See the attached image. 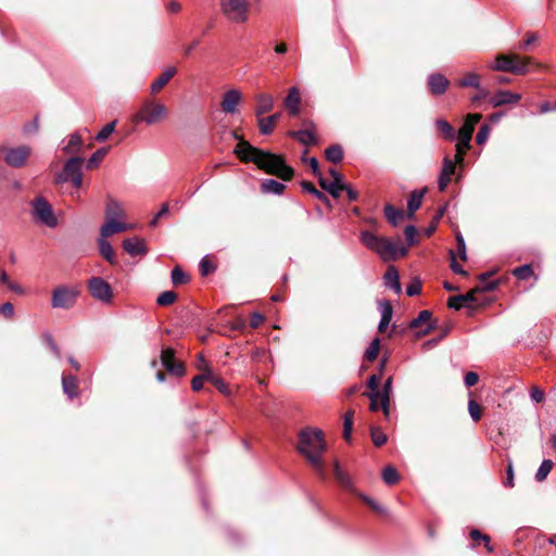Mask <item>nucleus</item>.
I'll return each mask as SVG.
<instances>
[{
	"mask_svg": "<svg viewBox=\"0 0 556 556\" xmlns=\"http://www.w3.org/2000/svg\"><path fill=\"white\" fill-rule=\"evenodd\" d=\"M233 152L242 162H252L260 169L282 180H290L294 175L293 168L286 164L281 155L255 148L245 140H240Z\"/></svg>",
	"mask_w": 556,
	"mask_h": 556,
	"instance_id": "1",
	"label": "nucleus"
},
{
	"mask_svg": "<svg viewBox=\"0 0 556 556\" xmlns=\"http://www.w3.org/2000/svg\"><path fill=\"white\" fill-rule=\"evenodd\" d=\"M298 452L305 457L309 466L319 478H326V464L324 454L327 450V442L320 429L306 427L299 432Z\"/></svg>",
	"mask_w": 556,
	"mask_h": 556,
	"instance_id": "2",
	"label": "nucleus"
},
{
	"mask_svg": "<svg viewBox=\"0 0 556 556\" xmlns=\"http://www.w3.org/2000/svg\"><path fill=\"white\" fill-rule=\"evenodd\" d=\"M359 240L368 250L376 252L386 262L405 256L408 252L401 237L390 240L386 237H379L371 231L364 230L359 235Z\"/></svg>",
	"mask_w": 556,
	"mask_h": 556,
	"instance_id": "3",
	"label": "nucleus"
},
{
	"mask_svg": "<svg viewBox=\"0 0 556 556\" xmlns=\"http://www.w3.org/2000/svg\"><path fill=\"white\" fill-rule=\"evenodd\" d=\"M534 64L531 58L520 56L518 54H498L495 58L494 71L509 72L516 75H525L530 72V66Z\"/></svg>",
	"mask_w": 556,
	"mask_h": 556,
	"instance_id": "4",
	"label": "nucleus"
},
{
	"mask_svg": "<svg viewBox=\"0 0 556 556\" xmlns=\"http://www.w3.org/2000/svg\"><path fill=\"white\" fill-rule=\"evenodd\" d=\"M482 115L480 113L468 114L460 129L458 130V142L456 144V161L457 163L463 162L464 154L470 147L471 137L476 125L481 121Z\"/></svg>",
	"mask_w": 556,
	"mask_h": 556,
	"instance_id": "5",
	"label": "nucleus"
},
{
	"mask_svg": "<svg viewBox=\"0 0 556 556\" xmlns=\"http://www.w3.org/2000/svg\"><path fill=\"white\" fill-rule=\"evenodd\" d=\"M80 290L76 286H58L52 291L51 306L53 308L70 309L75 306Z\"/></svg>",
	"mask_w": 556,
	"mask_h": 556,
	"instance_id": "6",
	"label": "nucleus"
},
{
	"mask_svg": "<svg viewBox=\"0 0 556 556\" xmlns=\"http://www.w3.org/2000/svg\"><path fill=\"white\" fill-rule=\"evenodd\" d=\"M223 14L232 23L242 24L249 18V0H220Z\"/></svg>",
	"mask_w": 556,
	"mask_h": 556,
	"instance_id": "7",
	"label": "nucleus"
},
{
	"mask_svg": "<svg viewBox=\"0 0 556 556\" xmlns=\"http://www.w3.org/2000/svg\"><path fill=\"white\" fill-rule=\"evenodd\" d=\"M83 163L84 159L79 156H74L67 160L64 164L62 172L58 174L55 182L63 184L72 181L74 187L80 188L83 185Z\"/></svg>",
	"mask_w": 556,
	"mask_h": 556,
	"instance_id": "8",
	"label": "nucleus"
},
{
	"mask_svg": "<svg viewBox=\"0 0 556 556\" xmlns=\"http://www.w3.org/2000/svg\"><path fill=\"white\" fill-rule=\"evenodd\" d=\"M166 108L162 103L146 100L135 116V122H143L153 125L162 121L166 115Z\"/></svg>",
	"mask_w": 556,
	"mask_h": 556,
	"instance_id": "9",
	"label": "nucleus"
},
{
	"mask_svg": "<svg viewBox=\"0 0 556 556\" xmlns=\"http://www.w3.org/2000/svg\"><path fill=\"white\" fill-rule=\"evenodd\" d=\"M31 213L34 218L50 228L58 225V219L53 214L51 204L42 197H37L31 202Z\"/></svg>",
	"mask_w": 556,
	"mask_h": 556,
	"instance_id": "10",
	"label": "nucleus"
},
{
	"mask_svg": "<svg viewBox=\"0 0 556 556\" xmlns=\"http://www.w3.org/2000/svg\"><path fill=\"white\" fill-rule=\"evenodd\" d=\"M1 151L3 153L4 162L13 168H21L25 166L31 154V148L26 144L17 147H2Z\"/></svg>",
	"mask_w": 556,
	"mask_h": 556,
	"instance_id": "11",
	"label": "nucleus"
},
{
	"mask_svg": "<svg viewBox=\"0 0 556 556\" xmlns=\"http://www.w3.org/2000/svg\"><path fill=\"white\" fill-rule=\"evenodd\" d=\"M90 294L104 303L112 300L113 292L111 286L101 277H92L87 283Z\"/></svg>",
	"mask_w": 556,
	"mask_h": 556,
	"instance_id": "12",
	"label": "nucleus"
},
{
	"mask_svg": "<svg viewBox=\"0 0 556 556\" xmlns=\"http://www.w3.org/2000/svg\"><path fill=\"white\" fill-rule=\"evenodd\" d=\"M161 363L163 367L174 376L181 377L186 372L184 364L176 362L175 351L170 348L162 350Z\"/></svg>",
	"mask_w": 556,
	"mask_h": 556,
	"instance_id": "13",
	"label": "nucleus"
},
{
	"mask_svg": "<svg viewBox=\"0 0 556 556\" xmlns=\"http://www.w3.org/2000/svg\"><path fill=\"white\" fill-rule=\"evenodd\" d=\"M421 326H425V328L419 331L420 336H426L435 328V324L432 320V313L428 309L419 312L418 316L409 323V327L412 329H416Z\"/></svg>",
	"mask_w": 556,
	"mask_h": 556,
	"instance_id": "14",
	"label": "nucleus"
},
{
	"mask_svg": "<svg viewBox=\"0 0 556 556\" xmlns=\"http://www.w3.org/2000/svg\"><path fill=\"white\" fill-rule=\"evenodd\" d=\"M241 99L242 96L238 89H230L226 91L220 102L222 111L226 114H235L237 112V106L241 102Z\"/></svg>",
	"mask_w": 556,
	"mask_h": 556,
	"instance_id": "15",
	"label": "nucleus"
},
{
	"mask_svg": "<svg viewBox=\"0 0 556 556\" xmlns=\"http://www.w3.org/2000/svg\"><path fill=\"white\" fill-rule=\"evenodd\" d=\"M520 99L521 96L519 93H515L509 90H500L491 97L490 104L493 108H497L505 104L517 103Z\"/></svg>",
	"mask_w": 556,
	"mask_h": 556,
	"instance_id": "16",
	"label": "nucleus"
},
{
	"mask_svg": "<svg viewBox=\"0 0 556 556\" xmlns=\"http://www.w3.org/2000/svg\"><path fill=\"white\" fill-rule=\"evenodd\" d=\"M428 85L430 91L434 96H441L446 91L447 87L450 86V81L442 74L435 73L429 76Z\"/></svg>",
	"mask_w": 556,
	"mask_h": 556,
	"instance_id": "17",
	"label": "nucleus"
},
{
	"mask_svg": "<svg viewBox=\"0 0 556 556\" xmlns=\"http://www.w3.org/2000/svg\"><path fill=\"white\" fill-rule=\"evenodd\" d=\"M366 395L370 400L369 408L372 412H377L379 408H382L386 415L389 414V395L387 393L371 392Z\"/></svg>",
	"mask_w": 556,
	"mask_h": 556,
	"instance_id": "18",
	"label": "nucleus"
},
{
	"mask_svg": "<svg viewBox=\"0 0 556 556\" xmlns=\"http://www.w3.org/2000/svg\"><path fill=\"white\" fill-rule=\"evenodd\" d=\"M123 248L131 256L144 255L147 253L144 241L136 237L124 240Z\"/></svg>",
	"mask_w": 556,
	"mask_h": 556,
	"instance_id": "19",
	"label": "nucleus"
},
{
	"mask_svg": "<svg viewBox=\"0 0 556 556\" xmlns=\"http://www.w3.org/2000/svg\"><path fill=\"white\" fill-rule=\"evenodd\" d=\"M130 228L131 226L126 223L117 222L116 219H108L106 223L102 225L100 232L101 237L108 238L113 233L123 232Z\"/></svg>",
	"mask_w": 556,
	"mask_h": 556,
	"instance_id": "20",
	"label": "nucleus"
},
{
	"mask_svg": "<svg viewBox=\"0 0 556 556\" xmlns=\"http://www.w3.org/2000/svg\"><path fill=\"white\" fill-rule=\"evenodd\" d=\"M301 97L296 87H292L285 100V105L289 111V114L295 116L300 112Z\"/></svg>",
	"mask_w": 556,
	"mask_h": 556,
	"instance_id": "21",
	"label": "nucleus"
},
{
	"mask_svg": "<svg viewBox=\"0 0 556 556\" xmlns=\"http://www.w3.org/2000/svg\"><path fill=\"white\" fill-rule=\"evenodd\" d=\"M383 279H384V285L392 289L394 291L395 294H401L402 292V286H401V282H400V277H399V273L396 270V268L394 266H390L384 276H383Z\"/></svg>",
	"mask_w": 556,
	"mask_h": 556,
	"instance_id": "22",
	"label": "nucleus"
},
{
	"mask_svg": "<svg viewBox=\"0 0 556 556\" xmlns=\"http://www.w3.org/2000/svg\"><path fill=\"white\" fill-rule=\"evenodd\" d=\"M379 309L381 314V319L378 325V330L380 332H383L386 331L392 319L393 308L389 301H381L379 303Z\"/></svg>",
	"mask_w": 556,
	"mask_h": 556,
	"instance_id": "23",
	"label": "nucleus"
},
{
	"mask_svg": "<svg viewBox=\"0 0 556 556\" xmlns=\"http://www.w3.org/2000/svg\"><path fill=\"white\" fill-rule=\"evenodd\" d=\"M256 102H257V105L255 109V114L258 117H261L265 113L271 111L274 108V98L267 93H258L256 96Z\"/></svg>",
	"mask_w": 556,
	"mask_h": 556,
	"instance_id": "24",
	"label": "nucleus"
},
{
	"mask_svg": "<svg viewBox=\"0 0 556 556\" xmlns=\"http://www.w3.org/2000/svg\"><path fill=\"white\" fill-rule=\"evenodd\" d=\"M174 66L167 67L151 85V92L157 93L176 74Z\"/></svg>",
	"mask_w": 556,
	"mask_h": 556,
	"instance_id": "25",
	"label": "nucleus"
},
{
	"mask_svg": "<svg viewBox=\"0 0 556 556\" xmlns=\"http://www.w3.org/2000/svg\"><path fill=\"white\" fill-rule=\"evenodd\" d=\"M309 126L312 125L309 124ZM289 136L298 139L304 146H311L316 142V137L312 127L301 130H291L289 131Z\"/></svg>",
	"mask_w": 556,
	"mask_h": 556,
	"instance_id": "26",
	"label": "nucleus"
},
{
	"mask_svg": "<svg viewBox=\"0 0 556 556\" xmlns=\"http://www.w3.org/2000/svg\"><path fill=\"white\" fill-rule=\"evenodd\" d=\"M281 117V113H275L270 116H267V117H258V128H260V132L262 135H269L276 124L278 123V121L280 119Z\"/></svg>",
	"mask_w": 556,
	"mask_h": 556,
	"instance_id": "27",
	"label": "nucleus"
},
{
	"mask_svg": "<svg viewBox=\"0 0 556 556\" xmlns=\"http://www.w3.org/2000/svg\"><path fill=\"white\" fill-rule=\"evenodd\" d=\"M63 392L73 400L78 395V381L75 376H63L62 377Z\"/></svg>",
	"mask_w": 556,
	"mask_h": 556,
	"instance_id": "28",
	"label": "nucleus"
},
{
	"mask_svg": "<svg viewBox=\"0 0 556 556\" xmlns=\"http://www.w3.org/2000/svg\"><path fill=\"white\" fill-rule=\"evenodd\" d=\"M105 213L106 219H117L125 217L123 205L118 201L111 198L108 201Z\"/></svg>",
	"mask_w": 556,
	"mask_h": 556,
	"instance_id": "29",
	"label": "nucleus"
},
{
	"mask_svg": "<svg viewBox=\"0 0 556 556\" xmlns=\"http://www.w3.org/2000/svg\"><path fill=\"white\" fill-rule=\"evenodd\" d=\"M425 195V190H414L407 201L408 214L407 216L412 218L414 213L420 207L422 203V199Z\"/></svg>",
	"mask_w": 556,
	"mask_h": 556,
	"instance_id": "30",
	"label": "nucleus"
},
{
	"mask_svg": "<svg viewBox=\"0 0 556 556\" xmlns=\"http://www.w3.org/2000/svg\"><path fill=\"white\" fill-rule=\"evenodd\" d=\"M286 186L275 179H265L261 184V191L263 193H271L280 195L285 191Z\"/></svg>",
	"mask_w": 556,
	"mask_h": 556,
	"instance_id": "31",
	"label": "nucleus"
},
{
	"mask_svg": "<svg viewBox=\"0 0 556 556\" xmlns=\"http://www.w3.org/2000/svg\"><path fill=\"white\" fill-rule=\"evenodd\" d=\"M333 475L336 477V479L338 480V482L343 486L345 488L346 490H350L352 491L353 488H354V483H353V480L352 478L346 473L344 472L339 463L338 462H334V465H333Z\"/></svg>",
	"mask_w": 556,
	"mask_h": 556,
	"instance_id": "32",
	"label": "nucleus"
},
{
	"mask_svg": "<svg viewBox=\"0 0 556 556\" xmlns=\"http://www.w3.org/2000/svg\"><path fill=\"white\" fill-rule=\"evenodd\" d=\"M318 181H319L320 187L324 190L328 191L333 198L337 199L340 197V192L342 191V187H341L342 181H337V180L329 181L321 176L318 177Z\"/></svg>",
	"mask_w": 556,
	"mask_h": 556,
	"instance_id": "33",
	"label": "nucleus"
},
{
	"mask_svg": "<svg viewBox=\"0 0 556 556\" xmlns=\"http://www.w3.org/2000/svg\"><path fill=\"white\" fill-rule=\"evenodd\" d=\"M384 216L391 225L397 226L404 218L405 213L402 210L395 208L391 204H387L384 206Z\"/></svg>",
	"mask_w": 556,
	"mask_h": 556,
	"instance_id": "34",
	"label": "nucleus"
},
{
	"mask_svg": "<svg viewBox=\"0 0 556 556\" xmlns=\"http://www.w3.org/2000/svg\"><path fill=\"white\" fill-rule=\"evenodd\" d=\"M83 144V139L79 134H72L67 143L63 147L66 154L77 153Z\"/></svg>",
	"mask_w": 556,
	"mask_h": 556,
	"instance_id": "35",
	"label": "nucleus"
},
{
	"mask_svg": "<svg viewBox=\"0 0 556 556\" xmlns=\"http://www.w3.org/2000/svg\"><path fill=\"white\" fill-rule=\"evenodd\" d=\"M492 273H483L480 275V286L476 288L477 291L481 292H490L493 291L497 287L496 280H490Z\"/></svg>",
	"mask_w": 556,
	"mask_h": 556,
	"instance_id": "36",
	"label": "nucleus"
},
{
	"mask_svg": "<svg viewBox=\"0 0 556 556\" xmlns=\"http://www.w3.org/2000/svg\"><path fill=\"white\" fill-rule=\"evenodd\" d=\"M99 250L101 255L111 264L115 263L114 252L111 243L106 240V238L101 237L99 240Z\"/></svg>",
	"mask_w": 556,
	"mask_h": 556,
	"instance_id": "37",
	"label": "nucleus"
},
{
	"mask_svg": "<svg viewBox=\"0 0 556 556\" xmlns=\"http://www.w3.org/2000/svg\"><path fill=\"white\" fill-rule=\"evenodd\" d=\"M353 422H354V410L350 409L344 414V417H343V438L348 442L351 441Z\"/></svg>",
	"mask_w": 556,
	"mask_h": 556,
	"instance_id": "38",
	"label": "nucleus"
},
{
	"mask_svg": "<svg viewBox=\"0 0 556 556\" xmlns=\"http://www.w3.org/2000/svg\"><path fill=\"white\" fill-rule=\"evenodd\" d=\"M480 81H481L480 75H478L476 73H469L463 79H460L458 81V86L463 87V88L472 87L476 89H480V86H481Z\"/></svg>",
	"mask_w": 556,
	"mask_h": 556,
	"instance_id": "39",
	"label": "nucleus"
},
{
	"mask_svg": "<svg viewBox=\"0 0 556 556\" xmlns=\"http://www.w3.org/2000/svg\"><path fill=\"white\" fill-rule=\"evenodd\" d=\"M380 351V340L379 338H375L369 346L366 349L364 358L368 362H372L378 357Z\"/></svg>",
	"mask_w": 556,
	"mask_h": 556,
	"instance_id": "40",
	"label": "nucleus"
},
{
	"mask_svg": "<svg viewBox=\"0 0 556 556\" xmlns=\"http://www.w3.org/2000/svg\"><path fill=\"white\" fill-rule=\"evenodd\" d=\"M326 157L332 163H339L343 159V151L340 146L333 144L326 149Z\"/></svg>",
	"mask_w": 556,
	"mask_h": 556,
	"instance_id": "41",
	"label": "nucleus"
},
{
	"mask_svg": "<svg viewBox=\"0 0 556 556\" xmlns=\"http://www.w3.org/2000/svg\"><path fill=\"white\" fill-rule=\"evenodd\" d=\"M553 469V462L551 459H544L536 473H535V479L536 481L539 482H542L546 479V477L548 476V473L552 471Z\"/></svg>",
	"mask_w": 556,
	"mask_h": 556,
	"instance_id": "42",
	"label": "nucleus"
},
{
	"mask_svg": "<svg viewBox=\"0 0 556 556\" xmlns=\"http://www.w3.org/2000/svg\"><path fill=\"white\" fill-rule=\"evenodd\" d=\"M382 479L388 485H393L400 480V476L394 467L387 466L382 471Z\"/></svg>",
	"mask_w": 556,
	"mask_h": 556,
	"instance_id": "43",
	"label": "nucleus"
},
{
	"mask_svg": "<svg viewBox=\"0 0 556 556\" xmlns=\"http://www.w3.org/2000/svg\"><path fill=\"white\" fill-rule=\"evenodd\" d=\"M435 124L445 139L453 140L455 138V130L450 123L444 119H438Z\"/></svg>",
	"mask_w": 556,
	"mask_h": 556,
	"instance_id": "44",
	"label": "nucleus"
},
{
	"mask_svg": "<svg viewBox=\"0 0 556 556\" xmlns=\"http://www.w3.org/2000/svg\"><path fill=\"white\" fill-rule=\"evenodd\" d=\"M302 188H303V190H305L308 193L313 194L316 199H318V200L327 203L328 205H330V201L327 198V195H325L321 191L316 189L313 184H311L308 181H303L302 182Z\"/></svg>",
	"mask_w": 556,
	"mask_h": 556,
	"instance_id": "45",
	"label": "nucleus"
},
{
	"mask_svg": "<svg viewBox=\"0 0 556 556\" xmlns=\"http://www.w3.org/2000/svg\"><path fill=\"white\" fill-rule=\"evenodd\" d=\"M177 300V293L174 291H164L159 294L156 303L161 306L172 305Z\"/></svg>",
	"mask_w": 556,
	"mask_h": 556,
	"instance_id": "46",
	"label": "nucleus"
},
{
	"mask_svg": "<svg viewBox=\"0 0 556 556\" xmlns=\"http://www.w3.org/2000/svg\"><path fill=\"white\" fill-rule=\"evenodd\" d=\"M108 154L106 148L98 149L88 160L87 167L92 168L98 166Z\"/></svg>",
	"mask_w": 556,
	"mask_h": 556,
	"instance_id": "47",
	"label": "nucleus"
},
{
	"mask_svg": "<svg viewBox=\"0 0 556 556\" xmlns=\"http://www.w3.org/2000/svg\"><path fill=\"white\" fill-rule=\"evenodd\" d=\"M207 376L210 377V382L218 390L220 391L222 393L224 394H229V389H228V386L226 384V382L213 375V372L211 370L207 369Z\"/></svg>",
	"mask_w": 556,
	"mask_h": 556,
	"instance_id": "48",
	"label": "nucleus"
},
{
	"mask_svg": "<svg viewBox=\"0 0 556 556\" xmlns=\"http://www.w3.org/2000/svg\"><path fill=\"white\" fill-rule=\"evenodd\" d=\"M514 276L519 280H526L533 275V269L531 265H522L514 269Z\"/></svg>",
	"mask_w": 556,
	"mask_h": 556,
	"instance_id": "49",
	"label": "nucleus"
},
{
	"mask_svg": "<svg viewBox=\"0 0 556 556\" xmlns=\"http://www.w3.org/2000/svg\"><path fill=\"white\" fill-rule=\"evenodd\" d=\"M468 412L471 419L477 422L482 417V407L475 400H469L468 402Z\"/></svg>",
	"mask_w": 556,
	"mask_h": 556,
	"instance_id": "50",
	"label": "nucleus"
},
{
	"mask_svg": "<svg viewBox=\"0 0 556 556\" xmlns=\"http://www.w3.org/2000/svg\"><path fill=\"white\" fill-rule=\"evenodd\" d=\"M116 121L106 124L96 136V140L99 142L105 141L114 131Z\"/></svg>",
	"mask_w": 556,
	"mask_h": 556,
	"instance_id": "51",
	"label": "nucleus"
},
{
	"mask_svg": "<svg viewBox=\"0 0 556 556\" xmlns=\"http://www.w3.org/2000/svg\"><path fill=\"white\" fill-rule=\"evenodd\" d=\"M370 437L376 446H382L388 438L380 428H371Z\"/></svg>",
	"mask_w": 556,
	"mask_h": 556,
	"instance_id": "52",
	"label": "nucleus"
},
{
	"mask_svg": "<svg viewBox=\"0 0 556 556\" xmlns=\"http://www.w3.org/2000/svg\"><path fill=\"white\" fill-rule=\"evenodd\" d=\"M172 282L175 285V286H178V285H184L188 281V276L181 270L180 267H175L173 270H172Z\"/></svg>",
	"mask_w": 556,
	"mask_h": 556,
	"instance_id": "53",
	"label": "nucleus"
},
{
	"mask_svg": "<svg viewBox=\"0 0 556 556\" xmlns=\"http://www.w3.org/2000/svg\"><path fill=\"white\" fill-rule=\"evenodd\" d=\"M455 173V162L452 161L451 159L448 157H444L443 160V165H442V169H441V175L442 176H448L452 178V176L454 175Z\"/></svg>",
	"mask_w": 556,
	"mask_h": 556,
	"instance_id": "54",
	"label": "nucleus"
},
{
	"mask_svg": "<svg viewBox=\"0 0 556 556\" xmlns=\"http://www.w3.org/2000/svg\"><path fill=\"white\" fill-rule=\"evenodd\" d=\"M204 381H210V377L207 376V370L204 374L199 375L191 380L192 390L200 391L203 388Z\"/></svg>",
	"mask_w": 556,
	"mask_h": 556,
	"instance_id": "55",
	"label": "nucleus"
},
{
	"mask_svg": "<svg viewBox=\"0 0 556 556\" xmlns=\"http://www.w3.org/2000/svg\"><path fill=\"white\" fill-rule=\"evenodd\" d=\"M421 291V282L419 279H414L407 287H406V294L408 296H414L419 294Z\"/></svg>",
	"mask_w": 556,
	"mask_h": 556,
	"instance_id": "56",
	"label": "nucleus"
},
{
	"mask_svg": "<svg viewBox=\"0 0 556 556\" xmlns=\"http://www.w3.org/2000/svg\"><path fill=\"white\" fill-rule=\"evenodd\" d=\"M200 271L203 276H207L208 274H211L215 268L214 266L212 265V263L210 262V260L204 256L201 261H200Z\"/></svg>",
	"mask_w": 556,
	"mask_h": 556,
	"instance_id": "57",
	"label": "nucleus"
},
{
	"mask_svg": "<svg viewBox=\"0 0 556 556\" xmlns=\"http://www.w3.org/2000/svg\"><path fill=\"white\" fill-rule=\"evenodd\" d=\"M489 134H490V127L485 124L482 125L479 129V132L477 134V137H476L477 143L483 144L488 140Z\"/></svg>",
	"mask_w": 556,
	"mask_h": 556,
	"instance_id": "58",
	"label": "nucleus"
},
{
	"mask_svg": "<svg viewBox=\"0 0 556 556\" xmlns=\"http://www.w3.org/2000/svg\"><path fill=\"white\" fill-rule=\"evenodd\" d=\"M504 485L507 488H513L515 485V475H514V467L513 463L509 462L507 469H506V481L504 482Z\"/></svg>",
	"mask_w": 556,
	"mask_h": 556,
	"instance_id": "59",
	"label": "nucleus"
},
{
	"mask_svg": "<svg viewBox=\"0 0 556 556\" xmlns=\"http://www.w3.org/2000/svg\"><path fill=\"white\" fill-rule=\"evenodd\" d=\"M479 381V376L475 371H468L464 377V383L467 388L473 387Z\"/></svg>",
	"mask_w": 556,
	"mask_h": 556,
	"instance_id": "60",
	"label": "nucleus"
},
{
	"mask_svg": "<svg viewBox=\"0 0 556 556\" xmlns=\"http://www.w3.org/2000/svg\"><path fill=\"white\" fill-rule=\"evenodd\" d=\"M456 240H457V248H458L459 257L463 261H466L467 260V254H466L465 240H464V238H463V236L460 233H458L456 236Z\"/></svg>",
	"mask_w": 556,
	"mask_h": 556,
	"instance_id": "61",
	"label": "nucleus"
},
{
	"mask_svg": "<svg viewBox=\"0 0 556 556\" xmlns=\"http://www.w3.org/2000/svg\"><path fill=\"white\" fill-rule=\"evenodd\" d=\"M416 233H417V230L413 225H408L405 227L404 235H405V238H406L408 244H414L416 242V240H415Z\"/></svg>",
	"mask_w": 556,
	"mask_h": 556,
	"instance_id": "62",
	"label": "nucleus"
},
{
	"mask_svg": "<svg viewBox=\"0 0 556 556\" xmlns=\"http://www.w3.org/2000/svg\"><path fill=\"white\" fill-rule=\"evenodd\" d=\"M0 314L3 315L7 318H12L13 315H14L13 305L10 302L3 303L0 306Z\"/></svg>",
	"mask_w": 556,
	"mask_h": 556,
	"instance_id": "63",
	"label": "nucleus"
},
{
	"mask_svg": "<svg viewBox=\"0 0 556 556\" xmlns=\"http://www.w3.org/2000/svg\"><path fill=\"white\" fill-rule=\"evenodd\" d=\"M341 187H342V191H345V192H346V195H348V198H349V200H350V201H356V200H357V198H358V193H357V191H356V190H354L350 185L344 184V182L342 181Z\"/></svg>",
	"mask_w": 556,
	"mask_h": 556,
	"instance_id": "64",
	"label": "nucleus"
}]
</instances>
